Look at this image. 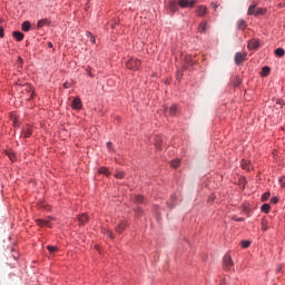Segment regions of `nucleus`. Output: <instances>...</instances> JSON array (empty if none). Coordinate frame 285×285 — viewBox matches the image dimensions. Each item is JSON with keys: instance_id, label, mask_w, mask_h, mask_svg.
I'll return each instance as SVG.
<instances>
[{"instance_id": "393cba45", "label": "nucleus", "mask_w": 285, "mask_h": 285, "mask_svg": "<svg viewBox=\"0 0 285 285\" xmlns=\"http://www.w3.org/2000/svg\"><path fill=\"white\" fill-rule=\"evenodd\" d=\"M126 174L124 173V171H117L116 174H115V177H116V179H124V176H125Z\"/></svg>"}, {"instance_id": "c85d7f7f", "label": "nucleus", "mask_w": 285, "mask_h": 285, "mask_svg": "<svg viewBox=\"0 0 285 285\" xmlns=\"http://www.w3.org/2000/svg\"><path fill=\"white\" fill-rule=\"evenodd\" d=\"M23 137H30L32 135V129L28 128L22 132Z\"/></svg>"}, {"instance_id": "79ce46f5", "label": "nucleus", "mask_w": 285, "mask_h": 285, "mask_svg": "<svg viewBox=\"0 0 285 285\" xmlns=\"http://www.w3.org/2000/svg\"><path fill=\"white\" fill-rule=\"evenodd\" d=\"M107 148L110 150L112 148V142H107Z\"/></svg>"}, {"instance_id": "2f4dec72", "label": "nucleus", "mask_w": 285, "mask_h": 285, "mask_svg": "<svg viewBox=\"0 0 285 285\" xmlns=\"http://www.w3.org/2000/svg\"><path fill=\"white\" fill-rule=\"evenodd\" d=\"M197 0H188V8H194Z\"/></svg>"}, {"instance_id": "b1692460", "label": "nucleus", "mask_w": 285, "mask_h": 285, "mask_svg": "<svg viewBox=\"0 0 285 285\" xmlns=\"http://www.w3.org/2000/svg\"><path fill=\"white\" fill-rule=\"evenodd\" d=\"M7 155H8L9 159H10V161H16L17 160V156H16L14 153L8 151Z\"/></svg>"}, {"instance_id": "f8f14e48", "label": "nucleus", "mask_w": 285, "mask_h": 285, "mask_svg": "<svg viewBox=\"0 0 285 285\" xmlns=\"http://www.w3.org/2000/svg\"><path fill=\"white\" fill-rule=\"evenodd\" d=\"M43 26H50V21L48 19L39 20L37 23V28H43Z\"/></svg>"}, {"instance_id": "a19ab883", "label": "nucleus", "mask_w": 285, "mask_h": 285, "mask_svg": "<svg viewBox=\"0 0 285 285\" xmlns=\"http://www.w3.org/2000/svg\"><path fill=\"white\" fill-rule=\"evenodd\" d=\"M277 202H279L277 197L272 198V204H277Z\"/></svg>"}, {"instance_id": "4c0bfd02", "label": "nucleus", "mask_w": 285, "mask_h": 285, "mask_svg": "<svg viewBox=\"0 0 285 285\" xmlns=\"http://www.w3.org/2000/svg\"><path fill=\"white\" fill-rule=\"evenodd\" d=\"M36 223L38 226H43V219H37Z\"/></svg>"}, {"instance_id": "f704fd0d", "label": "nucleus", "mask_w": 285, "mask_h": 285, "mask_svg": "<svg viewBox=\"0 0 285 285\" xmlns=\"http://www.w3.org/2000/svg\"><path fill=\"white\" fill-rule=\"evenodd\" d=\"M186 63H188V66H195V60H190V58H186Z\"/></svg>"}, {"instance_id": "a878e982", "label": "nucleus", "mask_w": 285, "mask_h": 285, "mask_svg": "<svg viewBox=\"0 0 285 285\" xmlns=\"http://www.w3.org/2000/svg\"><path fill=\"white\" fill-rule=\"evenodd\" d=\"M240 246H242V248H248V246H250V242L249 240H242Z\"/></svg>"}, {"instance_id": "cd10ccee", "label": "nucleus", "mask_w": 285, "mask_h": 285, "mask_svg": "<svg viewBox=\"0 0 285 285\" xmlns=\"http://www.w3.org/2000/svg\"><path fill=\"white\" fill-rule=\"evenodd\" d=\"M255 11H256V8H255V6H250L249 8H248V11H247V14H254V17H255Z\"/></svg>"}, {"instance_id": "473e14b6", "label": "nucleus", "mask_w": 285, "mask_h": 285, "mask_svg": "<svg viewBox=\"0 0 285 285\" xmlns=\"http://www.w3.org/2000/svg\"><path fill=\"white\" fill-rule=\"evenodd\" d=\"M268 197H271V193H265L263 196H262V200L263 202H266L268 199Z\"/></svg>"}, {"instance_id": "a18cd8bd", "label": "nucleus", "mask_w": 285, "mask_h": 285, "mask_svg": "<svg viewBox=\"0 0 285 285\" xmlns=\"http://www.w3.org/2000/svg\"><path fill=\"white\" fill-rule=\"evenodd\" d=\"M236 222H244V218H237Z\"/></svg>"}, {"instance_id": "49530a36", "label": "nucleus", "mask_w": 285, "mask_h": 285, "mask_svg": "<svg viewBox=\"0 0 285 285\" xmlns=\"http://www.w3.org/2000/svg\"><path fill=\"white\" fill-rule=\"evenodd\" d=\"M19 61H20V63H23V60L21 58H19Z\"/></svg>"}, {"instance_id": "ddd939ff", "label": "nucleus", "mask_w": 285, "mask_h": 285, "mask_svg": "<svg viewBox=\"0 0 285 285\" xmlns=\"http://www.w3.org/2000/svg\"><path fill=\"white\" fill-rule=\"evenodd\" d=\"M21 28H22L23 32H30V28H31L30 21L22 22Z\"/></svg>"}, {"instance_id": "09e8293b", "label": "nucleus", "mask_w": 285, "mask_h": 285, "mask_svg": "<svg viewBox=\"0 0 285 285\" xmlns=\"http://www.w3.org/2000/svg\"><path fill=\"white\" fill-rule=\"evenodd\" d=\"M170 208H175V205H171Z\"/></svg>"}, {"instance_id": "20e7f679", "label": "nucleus", "mask_w": 285, "mask_h": 285, "mask_svg": "<svg viewBox=\"0 0 285 285\" xmlns=\"http://www.w3.org/2000/svg\"><path fill=\"white\" fill-rule=\"evenodd\" d=\"M196 12H197L198 17H206V14L208 13V8L204 4L198 6L196 9Z\"/></svg>"}, {"instance_id": "7ed1b4c3", "label": "nucleus", "mask_w": 285, "mask_h": 285, "mask_svg": "<svg viewBox=\"0 0 285 285\" xmlns=\"http://www.w3.org/2000/svg\"><path fill=\"white\" fill-rule=\"evenodd\" d=\"M246 61V55L242 53V52H237L235 55V65L236 66H242V63Z\"/></svg>"}, {"instance_id": "37998d69", "label": "nucleus", "mask_w": 285, "mask_h": 285, "mask_svg": "<svg viewBox=\"0 0 285 285\" xmlns=\"http://www.w3.org/2000/svg\"><path fill=\"white\" fill-rule=\"evenodd\" d=\"M262 229H263V230H266V229H267L266 226L264 225V223H262Z\"/></svg>"}, {"instance_id": "9b49d317", "label": "nucleus", "mask_w": 285, "mask_h": 285, "mask_svg": "<svg viewBox=\"0 0 285 285\" xmlns=\"http://www.w3.org/2000/svg\"><path fill=\"white\" fill-rule=\"evenodd\" d=\"M179 112V109L177 108V105H173L169 109V115L171 117H177V114Z\"/></svg>"}, {"instance_id": "c756f323", "label": "nucleus", "mask_w": 285, "mask_h": 285, "mask_svg": "<svg viewBox=\"0 0 285 285\" xmlns=\"http://www.w3.org/2000/svg\"><path fill=\"white\" fill-rule=\"evenodd\" d=\"M135 202L136 204H144V196H136Z\"/></svg>"}, {"instance_id": "6e6552de", "label": "nucleus", "mask_w": 285, "mask_h": 285, "mask_svg": "<svg viewBox=\"0 0 285 285\" xmlns=\"http://www.w3.org/2000/svg\"><path fill=\"white\" fill-rule=\"evenodd\" d=\"M168 8L171 12H177V10H179V3H177L175 0H170L168 2Z\"/></svg>"}, {"instance_id": "f257e3e1", "label": "nucleus", "mask_w": 285, "mask_h": 285, "mask_svg": "<svg viewBox=\"0 0 285 285\" xmlns=\"http://www.w3.org/2000/svg\"><path fill=\"white\" fill-rule=\"evenodd\" d=\"M126 66L129 70H139V68L141 66V61L137 58H130L127 61Z\"/></svg>"}, {"instance_id": "de8ad7c7", "label": "nucleus", "mask_w": 285, "mask_h": 285, "mask_svg": "<svg viewBox=\"0 0 285 285\" xmlns=\"http://www.w3.org/2000/svg\"><path fill=\"white\" fill-rule=\"evenodd\" d=\"M277 271H278V272L282 271V266H279V267L277 268Z\"/></svg>"}, {"instance_id": "9d476101", "label": "nucleus", "mask_w": 285, "mask_h": 285, "mask_svg": "<svg viewBox=\"0 0 285 285\" xmlns=\"http://www.w3.org/2000/svg\"><path fill=\"white\" fill-rule=\"evenodd\" d=\"M206 30H208V22L206 21L200 22L198 27V32H200V35H204L206 33Z\"/></svg>"}, {"instance_id": "6ab92c4d", "label": "nucleus", "mask_w": 285, "mask_h": 285, "mask_svg": "<svg viewBox=\"0 0 285 285\" xmlns=\"http://www.w3.org/2000/svg\"><path fill=\"white\" fill-rule=\"evenodd\" d=\"M79 224H86L88 222V216L86 214H82L78 217Z\"/></svg>"}, {"instance_id": "c9c22d12", "label": "nucleus", "mask_w": 285, "mask_h": 285, "mask_svg": "<svg viewBox=\"0 0 285 285\" xmlns=\"http://www.w3.org/2000/svg\"><path fill=\"white\" fill-rule=\"evenodd\" d=\"M107 236L110 237V239H115V235L110 230H107Z\"/></svg>"}, {"instance_id": "4be33fe9", "label": "nucleus", "mask_w": 285, "mask_h": 285, "mask_svg": "<svg viewBox=\"0 0 285 285\" xmlns=\"http://www.w3.org/2000/svg\"><path fill=\"white\" fill-rule=\"evenodd\" d=\"M259 14H266V9L256 8L255 17H257V16H259Z\"/></svg>"}, {"instance_id": "2eb2a0df", "label": "nucleus", "mask_w": 285, "mask_h": 285, "mask_svg": "<svg viewBox=\"0 0 285 285\" xmlns=\"http://www.w3.org/2000/svg\"><path fill=\"white\" fill-rule=\"evenodd\" d=\"M237 28L238 30H246V20H238Z\"/></svg>"}, {"instance_id": "ea45409f", "label": "nucleus", "mask_w": 285, "mask_h": 285, "mask_svg": "<svg viewBox=\"0 0 285 285\" xmlns=\"http://www.w3.org/2000/svg\"><path fill=\"white\" fill-rule=\"evenodd\" d=\"M72 86V83H70V82H65L63 83V88H70Z\"/></svg>"}, {"instance_id": "f3484780", "label": "nucleus", "mask_w": 285, "mask_h": 285, "mask_svg": "<svg viewBox=\"0 0 285 285\" xmlns=\"http://www.w3.org/2000/svg\"><path fill=\"white\" fill-rule=\"evenodd\" d=\"M269 73H271V67H263L262 77H268Z\"/></svg>"}, {"instance_id": "dca6fc26", "label": "nucleus", "mask_w": 285, "mask_h": 285, "mask_svg": "<svg viewBox=\"0 0 285 285\" xmlns=\"http://www.w3.org/2000/svg\"><path fill=\"white\" fill-rule=\"evenodd\" d=\"M99 175H106L107 177L110 175V171L106 167H100L98 169Z\"/></svg>"}, {"instance_id": "0eeeda50", "label": "nucleus", "mask_w": 285, "mask_h": 285, "mask_svg": "<svg viewBox=\"0 0 285 285\" xmlns=\"http://www.w3.org/2000/svg\"><path fill=\"white\" fill-rule=\"evenodd\" d=\"M128 226V223L126 220H119L118 225L116 226V233H124L126 230V227Z\"/></svg>"}, {"instance_id": "aec40b11", "label": "nucleus", "mask_w": 285, "mask_h": 285, "mask_svg": "<svg viewBox=\"0 0 285 285\" xmlns=\"http://www.w3.org/2000/svg\"><path fill=\"white\" fill-rule=\"evenodd\" d=\"M274 53L276 55V57H284L285 51L283 48H277Z\"/></svg>"}, {"instance_id": "4468645a", "label": "nucleus", "mask_w": 285, "mask_h": 285, "mask_svg": "<svg viewBox=\"0 0 285 285\" xmlns=\"http://www.w3.org/2000/svg\"><path fill=\"white\" fill-rule=\"evenodd\" d=\"M13 37L17 41H23V33L20 31H14Z\"/></svg>"}, {"instance_id": "412c9836", "label": "nucleus", "mask_w": 285, "mask_h": 285, "mask_svg": "<svg viewBox=\"0 0 285 285\" xmlns=\"http://www.w3.org/2000/svg\"><path fill=\"white\" fill-rule=\"evenodd\" d=\"M87 37H88L90 43H92V45L97 43V39L95 38V36L92 33H90V32L87 33Z\"/></svg>"}, {"instance_id": "58836bf2", "label": "nucleus", "mask_w": 285, "mask_h": 285, "mask_svg": "<svg viewBox=\"0 0 285 285\" xmlns=\"http://www.w3.org/2000/svg\"><path fill=\"white\" fill-rule=\"evenodd\" d=\"M4 33H3V27H0V39H3Z\"/></svg>"}, {"instance_id": "39448f33", "label": "nucleus", "mask_w": 285, "mask_h": 285, "mask_svg": "<svg viewBox=\"0 0 285 285\" xmlns=\"http://www.w3.org/2000/svg\"><path fill=\"white\" fill-rule=\"evenodd\" d=\"M247 48H248V50H257V48H259V40L258 39L249 40Z\"/></svg>"}, {"instance_id": "f03ea898", "label": "nucleus", "mask_w": 285, "mask_h": 285, "mask_svg": "<svg viewBox=\"0 0 285 285\" xmlns=\"http://www.w3.org/2000/svg\"><path fill=\"white\" fill-rule=\"evenodd\" d=\"M223 266H224L225 271H230V268H233V258H230V256L226 255L223 258Z\"/></svg>"}, {"instance_id": "423d86ee", "label": "nucleus", "mask_w": 285, "mask_h": 285, "mask_svg": "<svg viewBox=\"0 0 285 285\" xmlns=\"http://www.w3.org/2000/svg\"><path fill=\"white\" fill-rule=\"evenodd\" d=\"M83 107V105L81 104V99L80 98H75L71 102V108L73 110H81V108Z\"/></svg>"}, {"instance_id": "bb28decb", "label": "nucleus", "mask_w": 285, "mask_h": 285, "mask_svg": "<svg viewBox=\"0 0 285 285\" xmlns=\"http://www.w3.org/2000/svg\"><path fill=\"white\" fill-rule=\"evenodd\" d=\"M47 249L49 250V253H57L58 250L57 246H52V245H48Z\"/></svg>"}, {"instance_id": "c03bdc74", "label": "nucleus", "mask_w": 285, "mask_h": 285, "mask_svg": "<svg viewBox=\"0 0 285 285\" xmlns=\"http://www.w3.org/2000/svg\"><path fill=\"white\" fill-rule=\"evenodd\" d=\"M48 48H52V42H48Z\"/></svg>"}, {"instance_id": "5701e85b", "label": "nucleus", "mask_w": 285, "mask_h": 285, "mask_svg": "<svg viewBox=\"0 0 285 285\" xmlns=\"http://www.w3.org/2000/svg\"><path fill=\"white\" fill-rule=\"evenodd\" d=\"M188 1L189 0H179L178 6H180V8H188Z\"/></svg>"}, {"instance_id": "a211bd4d", "label": "nucleus", "mask_w": 285, "mask_h": 285, "mask_svg": "<svg viewBox=\"0 0 285 285\" xmlns=\"http://www.w3.org/2000/svg\"><path fill=\"white\" fill-rule=\"evenodd\" d=\"M261 210H262V213H265V214L271 213V205L264 204V205L261 207Z\"/></svg>"}, {"instance_id": "1a4fd4ad", "label": "nucleus", "mask_w": 285, "mask_h": 285, "mask_svg": "<svg viewBox=\"0 0 285 285\" xmlns=\"http://www.w3.org/2000/svg\"><path fill=\"white\" fill-rule=\"evenodd\" d=\"M240 166L243 170H247V171L253 170V165H250V160L243 159L240 163Z\"/></svg>"}, {"instance_id": "7c9ffc66", "label": "nucleus", "mask_w": 285, "mask_h": 285, "mask_svg": "<svg viewBox=\"0 0 285 285\" xmlns=\"http://www.w3.org/2000/svg\"><path fill=\"white\" fill-rule=\"evenodd\" d=\"M173 168H179V159L171 160Z\"/></svg>"}, {"instance_id": "e433bc0d", "label": "nucleus", "mask_w": 285, "mask_h": 285, "mask_svg": "<svg viewBox=\"0 0 285 285\" xmlns=\"http://www.w3.org/2000/svg\"><path fill=\"white\" fill-rule=\"evenodd\" d=\"M156 148H158V150H161V142H159V140H156Z\"/></svg>"}, {"instance_id": "72a5a7b5", "label": "nucleus", "mask_w": 285, "mask_h": 285, "mask_svg": "<svg viewBox=\"0 0 285 285\" xmlns=\"http://www.w3.org/2000/svg\"><path fill=\"white\" fill-rule=\"evenodd\" d=\"M43 226H47L48 228H51L52 225H50V219H43Z\"/></svg>"}]
</instances>
